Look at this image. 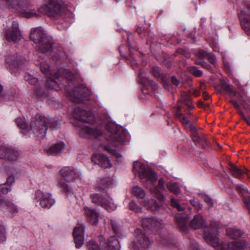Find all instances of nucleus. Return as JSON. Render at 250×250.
Segmentation results:
<instances>
[{"instance_id":"1","label":"nucleus","mask_w":250,"mask_h":250,"mask_svg":"<svg viewBox=\"0 0 250 250\" xmlns=\"http://www.w3.org/2000/svg\"><path fill=\"white\" fill-rule=\"evenodd\" d=\"M62 0H49V2L42 5L37 10L30 0H0V7L8 8L27 18L37 17L41 14H47L50 17L61 13L63 9Z\"/></svg>"},{"instance_id":"2","label":"nucleus","mask_w":250,"mask_h":250,"mask_svg":"<svg viewBox=\"0 0 250 250\" xmlns=\"http://www.w3.org/2000/svg\"><path fill=\"white\" fill-rule=\"evenodd\" d=\"M16 122L25 135H32L34 137L39 138H43L45 137L49 126L56 129L60 125L59 122L55 119L40 114H37L32 118L29 127H28L24 117L17 118Z\"/></svg>"},{"instance_id":"3","label":"nucleus","mask_w":250,"mask_h":250,"mask_svg":"<svg viewBox=\"0 0 250 250\" xmlns=\"http://www.w3.org/2000/svg\"><path fill=\"white\" fill-rule=\"evenodd\" d=\"M133 172L138 175L145 187L149 190L151 194L155 195L160 201L165 200L161 191L165 190V181L161 178L158 181L157 186L155 184L157 181L156 173L144 163L137 161L133 164Z\"/></svg>"},{"instance_id":"4","label":"nucleus","mask_w":250,"mask_h":250,"mask_svg":"<svg viewBox=\"0 0 250 250\" xmlns=\"http://www.w3.org/2000/svg\"><path fill=\"white\" fill-rule=\"evenodd\" d=\"M30 39L37 45V47L41 52L51 56L53 60H61L63 57L64 53L62 48L53 47L52 37L48 35L42 27L32 28L30 31Z\"/></svg>"},{"instance_id":"5","label":"nucleus","mask_w":250,"mask_h":250,"mask_svg":"<svg viewBox=\"0 0 250 250\" xmlns=\"http://www.w3.org/2000/svg\"><path fill=\"white\" fill-rule=\"evenodd\" d=\"M108 143L103 146L104 150L114 155L118 162L122 161V155L117 151L120 144L126 142L129 138L127 131L122 127L113 123L107 125Z\"/></svg>"},{"instance_id":"6","label":"nucleus","mask_w":250,"mask_h":250,"mask_svg":"<svg viewBox=\"0 0 250 250\" xmlns=\"http://www.w3.org/2000/svg\"><path fill=\"white\" fill-rule=\"evenodd\" d=\"M40 68L43 73L50 76L47 77L46 80L47 86L56 91H59L61 89V84L59 83V79H62L59 81L61 82L65 79L71 80L73 78L72 72L68 69H64L62 71L59 70L58 72L53 74L50 69L49 64L46 62L41 63Z\"/></svg>"},{"instance_id":"7","label":"nucleus","mask_w":250,"mask_h":250,"mask_svg":"<svg viewBox=\"0 0 250 250\" xmlns=\"http://www.w3.org/2000/svg\"><path fill=\"white\" fill-rule=\"evenodd\" d=\"M204 239L207 243L216 250H244V243L240 242H233L225 245L219 242L216 235L209 232H205ZM189 250H201V249L195 241H192L190 242Z\"/></svg>"},{"instance_id":"8","label":"nucleus","mask_w":250,"mask_h":250,"mask_svg":"<svg viewBox=\"0 0 250 250\" xmlns=\"http://www.w3.org/2000/svg\"><path fill=\"white\" fill-rule=\"evenodd\" d=\"M100 246L94 240H89L87 243V247L88 250H120V246L119 242L116 236H112L106 243L105 239L103 236L99 237Z\"/></svg>"},{"instance_id":"9","label":"nucleus","mask_w":250,"mask_h":250,"mask_svg":"<svg viewBox=\"0 0 250 250\" xmlns=\"http://www.w3.org/2000/svg\"><path fill=\"white\" fill-rule=\"evenodd\" d=\"M132 194L140 199H143L141 204L147 208L156 212L158 211L160 206L156 200L153 199L145 198V190L140 187L136 186L131 189Z\"/></svg>"},{"instance_id":"10","label":"nucleus","mask_w":250,"mask_h":250,"mask_svg":"<svg viewBox=\"0 0 250 250\" xmlns=\"http://www.w3.org/2000/svg\"><path fill=\"white\" fill-rule=\"evenodd\" d=\"M24 57L17 54L9 53L5 56V63L6 67L11 73H16L19 69L22 68L25 63Z\"/></svg>"},{"instance_id":"11","label":"nucleus","mask_w":250,"mask_h":250,"mask_svg":"<svg viewBox=\"0 0 250 250\" xmlns=\"http://www.w3.org/2000/svg\"><path fill=\"white\" fill-rule=\"evenodd\" d=\"M152 242L140 229L135 231V239L131 246V250H146L151 245Z\"/></svg>"},{"instance_id":"12","label":"nucleus","mask_w":250,"mask_h":250,"mask_svg":"<svg viewBox=\"0 0 250 250\" xmlns=\"http://www.w3.org/2000/svg\"><path fill=\"white\" fill-rule=\"evenodd\" d=\"M91 201L96 205L100 206L108 211L116 209L117 206L107 195L103 194L92 193L90 195Z\"/></svg>"},{"instance_id":"13","label":"nucleus","mask_w":250,"mask_h":250,"mask_svg":"<svg viewBox=\"0 0 250 250\" xmlns=\"http://www.w3.org/2000/svg\"><path fill=\"white\" fill-rule=\"evenodd\" d=\"M70 100L76 103L83 102L88 99L90 96V91L85 85L82 84L79 87H76L72 92H68Z\"/></svg>"},{"instance_id":"14","label":"nucleus","mask_w":250,"mask_h":250,"mask_svg":"<svg viewBox=\"0 0 250 250\" xmlns=\"http://www.w3.org/2000/svg\"><path fill=\"white\" fill-rule=\"evenodd\" d=\"M35 200L43 208H50L56 204V200L49 192L38 191L35 193Z\"/></svg>"},{"instance_id":"15","label":"nucleus","mask_w":250,"mask_h":250,"mask_svg":"<svg viewBox=\"0 0 250 250\" xmlns=\"http://www.w3.org/2000/svg\"><path fill=\"white\" fill-rule=\"evenodd\" d=\"M142 225L146 231L153 232H157L164 226L161 220L150 217L143 218Z\"/></svg>"},{"instance_id":"16","label":"nucleus","mask_w":250,"mask_h":250,"mask_svg":"<svg viewBox=\"0 0 250 250\" xmlns=\"http://www.w3.org/2000/svg\"><path fill=\"white\" fill-rule=\"evenodd\" d=\"M21 37L18 22L15 21H12L6 31V40L9 42L16 43L21 40Z\"/></svg>"},{"instance_id":"17","label":"nucleus","mask_w":250,"mask_h":250,"mask_svg":"<svg viewBox=\"0 0 250 250\" xmlns=\"http://www.w3.org/2000/svg\"><path fill=\"white\" fill-rule=\"evenodd\" d=\"M73 116L75 119L85 123H91L95 121V117L92 112L84 110L79 106L75 108Z\"/></svg>"},{"instance_id":"18","label":"nucleus","mask_w":250,"mask_h":250,"mask_svg":"<svg viewBox=\"0 0 250 250\" xmlns=\"http://www.w3.org/2000/svg\"><path fill=\"white\" fill-rule=\"evenodd\" d=\"M241 26L248 36L250 37V5L242 10L239 14Z\"/></svg>"},{"instance_id":"19","label":"nucleus","mask_w":250,"mask_h":250,"mask_svg":"<svg viewBox=\"0 0 250 250\" xmlns=\"http://www.w3.org/2000/svg\"><path fill=\"white\" fill-rule=\"evenodd\" d=\"M60 173L67 182H73L81 176V173L77 169L72 167H64L61 169Z\"/></svg>"},{"instance_id":"20","label":"nucleus","mask_w":250,"mask_h":250,"mask_svg":"<svg viewBox=\"0 0 250 250\" xmlns=\"http://www.w3.org/2000/svg\"><path fill=\"white\" fill-rule=\"evenodd\" d=\"M79 134L83 138L94 139L102 136L103 132L100 128H92L88 126H83L79 129Z\"/></svg>"},{"instance_id":"21","label":"nucleus","mask_w":250,"mask_h":250,"mask_svg":"<svg viewBox=\"0 0 250 250\" xmlns=\"http://www.w3.org/2000/svg\"><path fill=\"white\" fill-rule=\"evenodd\" d=\"M84 229L83 223H79L74 229L73 237L76 244V247L78 249L82 247L84 243Z\"/></svg>"},{"instance_id":"22","label":"nucleus","mask_w":250,"mask_h":250,"mask_svg":"<svg viewBox=\"0 0 250 250\" xmlns=\"http://www.w3.org/2000/svg\"><path fill=\"white\" fill-rule=\"evenodd\" d=\"M0 207L4 212H7L11 216L16 215L19 210L15 205L4 199L1 195H0Z\"/></svg>"},{"instance_id":"23","label":"nucleus","mask_w":250,"mask_h":250,"mask_svg":"<svg viewBox=\"0 0 250 250\" xmlns=\"http://www.w3.org/2000/svg\"><path fill=\"white\" fill-rule=\"evenodd\" d=\"M83 213L90 224L93 225L98 224L99 213L95 209L85 207L83 208Z\"/></svg>"},{"instance_id":"24","label":"nucleus","mask_w":250,"mask_h":250,"mask_svg":"<svg viewBox=\"0 0 250 250\" xmlns=\"http://www.w3.org/2000/svg\"><path fill=\"white\" fill-rule=\"evenodd\" d=\"M92 161L104 168L110 167L112 166L108 157L102 154H95L92 158Z\"/></svg>"},{"instance_id":"25","label":"nucleus","mask_w":250,"mask_h":250,"mask_svg":"<svg viewBox=\"0 0 250 250\" xmlns=\"http://www.w3.org/2000/svg\"><path fill=\"white\" fill-rule=\"evenodd\" d=\"M65 148V144L63 142H60L49 147H44V150L48 155L57 156L62 153Z\"/></svg>"},{"instance_id":"26","label":"nucleus","mask_w":250,"mask_h":250,"mask_svg":"<svg viewBox=\"0 0 250 250\" xmlns=\"http://www.w3.org/2000/svg\"><path fill=\"white\" fill-rule=\"evenodd\" d=\"M24 79L29 83L34 85L35 94L37 97H42L43 96L44 91L38 83V80L36 78L29 74H25Z\"/></svg>"},{"instance_id":"27","label":"nucleus","mask_w":250,"mask_h":250,"mask_svg":"<svg viewBox=\"0 0 250 250\" xmlns=\"http://www.w3.org/2000/svg\"><path fill=\"white\" fill-rule=\"evenodd\" d=\"M4 170L8 175L6 181L5 183L9 187H12L15 183V178L14 175L17 174L19 172L18 170L16 169L13 165L5 166Z\"/></svg>"},{"instance_id":"28","label":"nucleus","mask_w":250,"mask_h":250,"mask_svg":"<svg viewBox=\"0 0 250 250\" xmlns=\"http://www.w3.org/2000/svg\"><path fill=\"white\" fill-rule=\"evenodd\" d=\"M175 219L180 229L185 231L188 229V215L184 212L176 213Z\"/></svg>"},{"instance_id":"29","label":"nucleus","mask_w":250,"mask_h":250,"mask_svg":"<svg viewBox=\"0 0 250 250\" xmlns=\"http://www.w3.org/2000/svg\"><path fill=\"white\" fill-rule=\"evenodd\" d=\"M206 224V222L203 216L200 214H197L191 220L189 225L191 228L196 229L205 227Z\"/></svg>"},{"instance_id":"30","label":"nucleus","mask_w":250,"mask_h":250,"mask_svg":"<svg viewBox=\"0 0 250 250\" xmlns=\"http://www.w3.org/2000/svg\"><path fill=\"white\" fill-rule=\"evenodd\" d=\"M1 150L2 154L0 155V158L14 161L16 160L19 156V153L17 151L8 147H2Z\"/></svg>"},{"instance_id":"31","label":"nucleus","mask_w":250,"mask_h":250,"mask_svg":"<svg viewBox=\"0 0 250 250\" xmlns=\"http://www.w3.org/2000/svg\"><path fill=\"white\" fill-rule=\"evenodd\" d=\"M113 184V180L110 177H101L97 181L96 188L100 190H104L110 188Z\"/></svg>"},{"instance_id":"32","label":"nucleus","mask_w":250,"mask_h":250,"mask_svg":"<svg viewBox=\"0 0 250 250\" xmlns=\"http://www.w3.org/2000/svg\"><path fill=\"white\" fill-rule=\"evenodd\" d=\"M191 137L194 142L200 144L204 147L208 146V140L204 134L200 135L197 132H194L191 134Z\"/></svg>"},{"instance_id":"33","label":"nucleus","mask_w":250,"mask_h":250,"mask_svg":"<svg viewBox=\"0 0 250 250\" xmlns=\"http://www.w3.org/2000/svg\"><path fill=\"white\" fill-rule=\"evenodd\" d=\"M227 235L231 239H237L243 235L241 230L235 228H229L226 230Z\"/></svg>"},{"instance_id":"34","label":"nucleus","mask_w":250,"mask_h":250,"mask_svg":"<svg viewBox=\"0 0 250 250\" xmlns=\"http://www.w3.org/2000/svg\"><path fill=\"white\" fill-rule=\"evenodd\" d=\"M58 186L66 196L73 194L72 188L63 180H60L58 182Z\"/></svg>"},{"instance_id":"35","label":"nucleus","mask_w":250,"mask_h":250,"mask_svg":"<svg viewBox=\"0 0 250 250\" xmlns=\"http://www.w3.org/2000/svg\"><path fill=\"white\" fill-rule=\"evenodd\" d=\"M138 81L144 86H148L149 85L153 86V82L149 79L146 73L142 71L139 73Z\"/></svg>"},{"instance_id":"36","label":"nucleus","mask_w":250,"mask_h":250,"mask_svg":"<svg viewBox=\"0 0 250 250\" xmlns=\"http://www.w3.org/2000/svg\"><path fill=\"white\" fill-rule=\"evenodd\" d=\"M229 169L232 175L239 179H241L246 173L244 170L239 168L232 164L229 165Z\"/></svg>"},{"instance_id":"37","label":"nucleus","mask_w":250,"mask_h":250,"mask_svg":"<svg viewBox=\"0 0 250 250\" xmlns=\"http://www.w3.org/2000/svg\"><path fill=\"white\" fill-rule=\"evenodd\" d=\"M166 186L168 190L175 195L179 194L181 192L179 185L177 182L169 181L167 183Z\"/></svg>"},{"instance_id":"38","label":"nucleus","mask_w":250,"mask_h":250,"mask_svg":"<svg viewBox=\"0 0 250 250\" xmlns=\"http://www.w3.org/2000/svg\"><path fill=\"white\" fill-rule=\"evenodd\" d=\"M179 101L181 102L184 103L189 108H192L194 107L193 105L190 103L191 98L189 95L185 92H181V98Z\"/></svg>"},{"instance_id":"39","label":"nucleus","mask_w":250,"mask_h":250,"mask_svg":"<svg viewBox=\"0 0 250 250\" xmlns=\"http://www.w3.org/2000/svg\"><path fill=\"white\" fill-rule=\"evenodd\" d=\"M161 244L166 248H170L174 245V241L171 237L165 236L162 239Z\"/></svg>"},{"instance_id":"40","label":"nucleus","mask_w":250,"mask_h":250,"mask_svg":"<svg viewBox=\"0 0 250 250\" xmlns=\"http://www.w3.org/2000/svg\"><path fill=\"white\" fill-rule=\"evenodd\" d=\"M129 208L136 213L142 212V209L139 207L134 201H131L128 204Z\"/></svg>"},{"instance_id":"41","label":"nucleus","mask_w":250,"mask_h":250,"mask_svg":"<svg viewBox=\"0 0 250 250\" xmlns=\"http://www.w3.org/2000/svg\"><path fill=\"white\" fill-rule=\"evenodd\" d=\"M222 88L225 91H226L227 93H228L232 95H233V96L236 95V92H234L232 90L231 87L229 84H228L227 83H226L225 82L222 83Z\"/></svg>"},{"instance_id":"42","label":"nucleus","mask_w":250,"mask_h":250,"mask_svg":"<svg viewBox=\"0 0 250 250\" xmlns=\"http://www.w3.org/2000/svg\"><path fill=\"white\" fill-rule=\"evenodd\" d=\"M171 204L172 206L175 208L179 211H183L184 208L181 206L178 203L177 201L174 197L171 199Z\"/></svg>"},{"instance_id":"43","label":"nucleus","mask_w":250,"mask_h":250,"mask_svg":"<svg viewBox=\"0 0 250 250\" xmlns=\"http://www.w3.org/2000/svg\"><path fill=\"white\" fill-rule=\"evenodd\" d=\"M6 230L2 226H0V243H2L6 241Z\"/></svg>"},{"instance_id":"44","label":"nucleus","mask_w":250,"mask_h":250,"mask_svg":"<svg viewBox=\"0 0 250 250\" xmlns=\"http://www.w3.org/2000/svg\"><path fill=\"white\" fill-rule=\"evenodd\" d=\"M190 203L197 211L201 209L203 207L202 204H200L197 199H191L190 200Z\"/></svg>"},{"instance_id":"45","label":"nucleus","mask_w":250,"mask_h":250,"mask_svg":"<svg viewBox=\"0 0 250 250\" xmlns=\"http://www.w3.org/2000/svg\"><path fill=\"white\" fill-rule=\"evenodd\" d=\"M11 190V187L4 183L0 185V191L3 194H7Z\"/></svg>"},{"instance_id":"46","label":"nucleus","mask_w":250,"mask_h":250,"mask_svg":"<svg viewBox=\"0 0 250 250\" xmlns=\"http://www.w3.org/2000/svg\"><path fill=\"white\" fill-rule=\"evenodd\" d=\"M237 190L239 192H240L242 195L244 197V195H246L247 193H249V191L246 188L242 185H239L237 186Z\"/></svg>"},{"instance_id":"47","label":"nucleus","mask_w":250,"mask_h":250,"mask_svg":"<svg viewBox=\"0 0 250 250\" xmlns=\"http://www.w3.org/2000/svg\"><path fill=\"white\" fill-rule=\"evenodd\" d=\"M111 224L112 226V228L116 234H119L120 232V228L117 223V222L115 221L112 220L111 222Z\"/></svg>"},{"instance_id":"48","label":"nucleus","mask_w":250,"mask_h":250,"mask_svg":"<svg viewBox=\"0 0 250 250\" xmlns=\"http://www.w3.org/2000/svg\"><path fill=\"white\" fill-rule=\"evenodd\" d=\"M191 73L196 77L201 76L203 73L202 71L199 70L196 67H192L190 68Z\"/></svg>"},{"instance_id":"49","label":"nucleus","mask_w":250,"mask_h":250,"mask_svg":"<svg viewBox=\"0 0 250 250\" xmlns=\"http://www.w3.org/2000/svg\"><path fill=\"white\" fill-rule=\"evenodd\" d=\"M153 75L156 78H159L160 76V72L159 68L157 66L153 67L151 69Z\"/></svg>"},{"instance_id":"50","label":"nucleus","mask_w":250,"mask_h":250,"mask_svg":"<svg viewBox=\"0 0 250 250\" xmlns=\"http://www.w3.org/2000/svg\"><path fill=\"white\" fill-rule=\"evenodd\" d=\"M204 201L210 207H212L213 205V203L212 199L208 196L205 195L203 197Z\"/></svg>"},{"instance_id":"51","label":"nucleus","mask_w":250,"mask_h":250,"mask_svg":"<svg viewBox=\"0 0 250 250\" xmlns=\"http://www.w3.org/2000/svg\"><path fill=\"white\" fill-rule=\"evenodd\" d=\"M244 200L245 202V203L248 206H250V192L249 193H247L246 195H244Z\"/></svg>"},{"instance_id":"52","label":"nucleus","mask_w":250,"mask_h":250,"mask_svg":"<svg viewBox=\"0 0 250 250\" xmlns=\"http://www.w3.org/2000/svg\"><path fill=\"white\" fill-rule=\"evenodd\" d=\"M208 61L211 63H212L213 64L215 63L216 59H215V56L213 55L209 54H208Z\"/></svg>"},{"instance_id":"53","label":"nucleus","mask_w":250,"mask_h":250,"mask_svg":"<svg viewBox=\"0 0 250 250\" xmlns=\"http://www.w3.org/2000/svg\"><path fill=\"white\" fill-rule=\"evenodd\" d=\"M217 41L216 40H214L212 43L210 42V43L211 44L213 49L214 51H219V50H217Z\"/></svg>"},{"instance_id":"54","label":"nucleus","mask_w":250,"mask_h":250,"mask_svg":"<svg viewBox=\"0 0 250 250\" xmlns=\"http://www.w3.org/2000/svg\"><path fill=\"white\" fill-rule=\"evenodd\" d=\"M171 81L172 83L176 86H177L179 83V81L177 80V79L175 76L171 77Z\"/></svg>"},{"instance_id":"55","label":"nucleus","mask_w":250,"mask_h":250,"mask_svg":"<svg viewBox=\"0 0 250 250\" xmlns=\"http://www.w3.org/2000/svg\"><path fill=\"white\" fill-rule=\"evenodd\" d=\"M181 120L184 125H185V126L188 125L189 121L187 118L185 117H182Z\"/></svg>"},{"instance_id":"56","label":"nucleus","mask_w":250,"mask_h":250,"mask_svg":"<svg viewBox=\"0 0 250 250\" xmlns=\"http://www.w3.org/2000/svg\"><path fill=\"white\" fill-rule=\"evenodd\" d=\"M188 127L190 131H191V134L193 133L194 132H197L196 131V128L195 125L193 124H190L188 125Z\"/></svg>"},{"instance_id":"57","label":"nucleus","mask_w":250,"mask_h":250,"mask_svg":"<svg viewBox=\"0 0 250 250\" xmlns=\"http://www.w3.org/2000/svg\"><path fill=\"white\" fill-rule=\"evenodd\" d=\"M230 103L236 108L239 109L240 105L239 104L234 100H231L230 101Z\"/></svg>"},{"instance_id":"58","label":"nucleus","mask_w":250,"mask_h":250,"mask_svg":"<svg viewBox=\"0 0 250 250\" xmlns=\"http://www.w3.org/2000/svg\"><path fill=\"white\" fill-rule=\"evenodd\" d=\"M199 55L201 58H204L207 55V53L204 51H200L199 52Z\"/></svg>"},{"instance_id":"59","label":"nucleus","mask_w":250,"mask_h":250,"mask_svg":"<svg viewBox=\"0 0 250 250\" xmlns=\"http://www.w3.org/2000/svg\"><path fill=\"white\" fill-rule=\"evenodd\" d=\"M223 62L226 67H229V64L228 62H225L224 58H223Z\"/></svg>"},{"instance_id":"60","label":"nucleus","mask_w":250,"mask_h":250,"mask_svg":"<svg viewBox=\"0 0 250 250\" xmlns=\"http://www.w3.org/2000/svg\"><path fill=\"white\" fill-rule=\"evenodd\" d=\"M245 120H246V121L248 123V124L250 125V121L248 120V119H247V118H245Z\"/></svg>"},{"instance_id":"61","label":"nucleus","mask_w":250,"mask_h":250,"mask_svg":"<svg viewBox=\"0 0 250 250\" xmlns=\"http://www.w3.org/2000/svg\"><path fill=\"white\" fill-rule=\"evenodd\" d=\"M211 226L212 227V228H215V227H217V224L216 223V225L215 226H214L213 225V224H211Z\"/></svg>"},{"instance_id":"62","label":"nucleus","mask_w":250,"mask_h":250,"mask_svg":"<svg viewBox=\"0 0 250 250\" xmlns=\"http://www.w3.org/2000/svg\"><path fill=\"white\" fill-rule=\"evenodd\" d=\"M132 62L134 63L136 62V59H134L133 58H132Z\"/></svg>"},{"instance_id":"63","label":"nucleus","mask_w":250,"mask_h":250,"mask_svg":"<svg viewBox=\"0 0 250 250\" xmlns=\"http://www.w3.org/2000/svg\"><path fill=\"white\" fill-rule=\"evenodd\" d=\"M69 26V25L67 24V25L65 26V28H67Z\"/></svg>"},{"instance_id":"64","label":"nucleus","mask_w":250,"mask_h":250,"mask_svg":"<svg viewBox=\"0 0 250 250\" xmlns=\"http://www.w3.org/2000/svg\"><path fill=\"white\" fill-rule=\"evenodd\" d=\"M194 94L196 96H198V94H197L196 93H195Z\"/></svg>"}]
</instances>
